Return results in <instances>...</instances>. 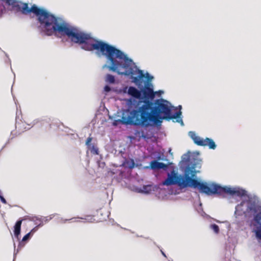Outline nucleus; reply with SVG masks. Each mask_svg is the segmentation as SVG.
Instances as JSON below:
<instances>
[{
  "instance_id": "1",
  "label": "nucleus",
  "mask_w": 261,
  "mask_h": 261,
  "mask_svg": "<svg viewBox=\"0 0 261 261\" xmlns=\"http://www.w3.org/2000/svg\"><path fill=\"white\" fill-rule=\"evenodd\" d=\"M11 6L12 10L21 12L23 14L33 12L37 17L41 27L48 36L57 33L61 36H67L72 42L82 45V48L88 50H96L105 56L110 61L111 65L108 66L109 70L116 72L118 74V49L105 42L91 37L89 34L79 31L76 28L69 25L62 18L56 17L46 10L38 8L33 5L31 8L27 3L16 0H11L6 3Z\"/></svg>"
},
{
  "instance_id": "2",
  "label": "nucleus",
  "mask_w": 261,
  "mask_h": 261,
  "mask_svg": "<svg viewBox=\"0 0 261 261\" xmlns=\"http://www.w3.org/2000/svg\"><path fill=\"white\" fill-rule=\"evenodd\" d=\"M144 100L141 106L137 109L128 112L127 116H123L122 123L139 126L135 129L134 135L139 139H150L147 127L154 124L160 125L163 119L170 120L176 119L181 115V112L177 111L175 114H171V107L164 99H158L153 103L150 100L154 98L155 94L153 89L145 86L142 91Z\"/></svg>"
},
{
  "instance_id": "3",
  "label": "nucleus",
  "mask_w": 261,
  "mask_h": 261,
  "mask_svg": "<svg viewBox=\"0 0 261 261\" xmlns=\"http://www.w3.org/2000/svg\"><path fill=\"white\" fill-rule=\"evenodd\" d=\"M196 171L190 167H187L185 169L183 175H178L175 170H173L170 173H168V177L163 181L162 185L166 186L177 185L182 188H197L201 193L207 195L217 194L222 196L224 194H228L230 195H236L242 196L245 195L244 190H236L227 187H222L215 183L200 182L194 178L196 176Z\"/></svg>"
},
{
  "instance_id": "4",
  "label": "nucleus",
  "mask_w": 261,
  "mask_h": 261,
  "mask_svg": "<svg viewBox=\"0 0 261 261\" xmlns=\"http://www.w3.org/2000/svg\"><path fill=\"white\" fill-rule=\"evenodd\" d=\"M260 207L256 204L255 200L249 198L247 200L242 201L240 204H238L236 206V211L240 212L241 214L257 213L259 211Z\"/></svg>"
},
{
  "instance_id": "5",
  "label": "nucleus",
  "mask_w": 261,
  "mask_h": 261,
  "mask_svg": "<svg viewBox=\"0 0 261 261\" xmlns=\"http://www.w3.org/2000/svg\"><path fill=\"white\" fill-rule=\"evenodd\" d=\"M189 134L196 145L201 146H207L210 149H215L216 148V145L212 139L208 138H202L197 136L193 132H190Z\"/></svg>"
},
{
  "instance_id": "6",
  "label": "nucleus",
  "mask_w": 261,
  "mask_h": 261,
  "mask_svg": "<svg viewBox=\"0 0 261 261\" xmlns=\"http://www.w3.org/2000/svg\"><path fill=\"white\" fill-rule=\"evenodd\" d=\"M151 169L153 170L164 169H166L168 167V165L161 162H159L156 160H153L150 164Z\"/></svg>"
},
{
  "instance_id": "7",
  "label": "nucleus",
  "mask_w": 261,
  "mask_h": 261,
  "mask_svg": "<svg viewBox=\"0 0 261 261\" xmlns=\"http://www.w3.org/2000/svg\"><path fill=\"white\" fill-rule=\"evenodd\" d=\"M128 93L130 95L136 98H140L141 95L140 91L133 87H130L128 88Z\"/></svg>"
},
{
  "instance_id": "8",
  "label": "nucleus",
  "mask_w": 261,
  "mask_h": 261,
  "mask_svg": "<svg viewBox=\"0 0 261 261\" xmlns=\"http://www.w3.org/2000/svg\"><path fill=\"white\" fill-rule=\"evenodd\" d=\"M22 220H18L15 225H14V233L16 238H18L20 234L21 230V225L22 223Z\"/></svg>"
},
{
  "instance_id": "9",
  "label": "nucleus",
  "mask_w": 261,
  "mask_h": 261,
  "mask_svg": "<svg viewBox=\"0 0 261 261\" xmlns=\"http://www.w3.org/2000/svg\"><path fill=\"white\" fill-rule=\"evenodd\" d=\"M135 162L134 160H126L123 163L122 165L125 168L133 169L135 166Z\"/></svg>"
},
{
  "instance_id": "10",
  "label": "nucleus",
  "mask_w": 261,
  "mask_h": 261,
  "mask_svg": "<svg viewBox=\"0 0 261 261\" xmlns=\"http://www.w3.org/2000/svg\"><path fill=\"white\" fill-rule=\"evenodd\" d=\"M261 208L260 207L259 211L255 213L256 214L254 216V220L258 224L261 223Z\"/></svg>"
},
{
  "instance_id": "11",
  "label": "nucleus",
  "mask_w": 261,
  "mask_h": 261,
  "mask_svg": "<svg viewBox=\"0 0 261 261\" xmlns=\"http://www.w3.org/2000/svg\"><path fill=\"white\" fill-rule=\"evenodd\" d=\"M88 148L92 153L94 154H98V149L94 144H91V146H88Z\"/></svg>"
},
{
  "instance_id": "12",
  "label": "nucleus",
  "mask_w": 261,
  "mask_h": 261,
  "mask_svg": "<svg viewBox=\"0 0 261 261\" xmlns=\"http://www.w3.org/2000/svg\"><path fill=\"white\" fill-rule=\"evenodd\" d=\"M106 82H107L110 84H114L115 81V77H114V76H113L111 74H108L106 75Z\"/></svg>"
},
{
  "instance_id": "13",
  "label": "nucleus",
  "mask_w": 261,
  "mask_h": 261,
  "mask_svg": "<svg viewBox=\"0 0 261 261\" xmlns=\"http://www.w3.org/2000/svg\"><path fill=\"white\" fill-rule=\"evenodd\" d=\"M211 228L213 229L214 231L216 233H218L219 232V227L217 225L215 224H212L211 225Z\"/></svg>"
},
{
  "instance_id": "14",
  "label": "nucleus",
  "mask_w": 261,
  "mask_h": 261,
  "mask_svg": "<svg viewBox=\"0 0 261 261\" xmlns=\"http://www.w3.org/2000/svg\"><path fill=\"white\" fill-rule=\"evenodd\" d=\"M34 229H32L31 232H30L29 233L26 234L23 237L22 240V242L28 240L30 238L31 233L34 231Z\"/></svg>"
},
{
  "instance_id": "15",
  "label": "nucleus",
  "mask_w": 261,
  "mask_h": 261,
  "mask_svg": "<svg viewBox=\"0 0 261 261\" xmlns=\"http://www.w3.org/2000/svg\"><path fill=\"white\" fill-rule=\"evenodd\" d=\"M92 138L90 137H89L87 139L86 141V145L87 146V147L88 146H91V142L92 141Z\"/></svg>"
},
{
  "instance_id": "16",
  "label": "nucleus",
  "mask_w": 261,
  "mask_h": 261,
  "mask_svg": "<svg viewBox=\"0 0 261 261\" xmlns=\"http://www.w3.org/2000/svg\"><path fill=\"white\" fill-rule=\"evenodd\" d=\"M0 199H1V201L2 203H4V204H6L7 203V201L4 198V197L1 195L0 196Z\"/></svg>"
},
{
  "instance_id": "17",
  "label": "nucleus",
  "mask_w": 261,
  "mask_h": 261,
  "mask_svg": "<svg viewBox=\"0 0 261 261\" xmlns=\"http://www.w3.org/2000/svg\"><path fill=\"white\" fill-rule=\"evenodd\" d=\"M104 90L106 92H109L111 90V88L109 86H106L104 88Z\"/></svg>"
},
{
  "instance_id": "18",
  "label": "nucleus",
  "mask_w": 261,
  "mask_h": 261,
  "mask_svg": "<svg viewBox=\"0 0 261 261\" xmlns=\"http://www.w3.org/2000/svg\"><path fill=\"white\" fill-rule=\"evenodd\" d=\"M146 77L148 81L151 80L153 79V76H150L148 73H146Z\"/></svg>"
},
{
  "instance_id": "19",
  "label": "nucleus",
  "mask_w": 261,
  "mask_h": 261,
  "mask_svg": "<svg viewBox=\"0 0 261 261\" xmlns=\"http://www.w3.org/2000/svg\"><path fill=\"white\" fill-rule=\"evenodd\" d=\"M176 121L178 122H180L182 125H184L183 121L181 119H177Z\"/></svg>"
},
{
  "instance_id": "20",
  "label": "nucleus",
  "mask_w": 261,
  "mask_h": 261,
  "mask_svg": "<svg viewBox=\"0 0 261 261\" xmlns=\"http://www.w3.org/2000/svg\"><path fill=\"white\" fill-rule=\"evenodd\" d=\"M3 2H5L6 3H9L11 0H1Z\"/></svg>"
},
{
  "instance_id": "21",
  "label": "nucleus",
  "mask_w": 261,
  "mask_h": 261,
  "mask_svg": "<svg viewBox=\"0 0 261 261\" xmlns=\"http://www.w3.org/2000/svg\"><path fill=\"white\" fill-rule=\"evenodd\" d=\"M161 252H162V254H163L165 257H166V255H165V253H164L163 251H161Z\"/></svg>"
}]
</instances>
